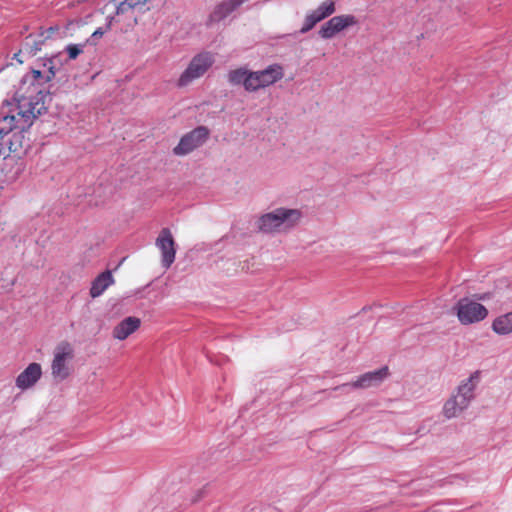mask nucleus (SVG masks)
Here are the masks:
<instances>
[{
	"instance_id": "obj_1",
	"label": "nucleus",
	"mask_w": 512,
	"mask_h": 512,
	"mask_svg": "<svg viewBox=\"0 0 512 512\" xmlns=\"http://www.w3.org/2000/svg\"><path fill=\"white\" fill-rule=\"evenodd\" d=\"M55 75L52 68L46 76L39 70H32L25 75L14 99L17 102V109L25 119L24 126L32 125L34 119L46 109L42 97L41 85Z\"/></svg>"
},
{
	"instance_id": "obj_2",
	"label": "nucleus",
	"mask_w": 512,
	"mask_h": 512,
	"mask_svg": "<svg viewBox=\"0 0 512 512\" xmlns=\"http://www.w3.org/2000/svg\"><path fill=\"white\" fill-rule=\"evenodd\" d=\"M24 119L19 109L16 114L0 117V156L17 153L23 148V132L31 126H24Z\"/></svg>"
},
{
	"instance_id": "obj_3",
	"label": "nucleus",
	"mask_w": 512,
	"mask_h": 512,
	"mask_svg": "<svg viewBox=\"0 0 512 512\" xmlns=\"http://www.w3.org/2000/svg\"><path fill=\"white\" fill-rule=\"evenodd\" d=\"M480 379V372H473L457 387L456 392L444 403L443 415L447 419L457 417L466 410L475 397V389Z\"/></svg>"
},
{
	"instance_id": "obj_4",
	"label": "nucleus",
	"mask_w": 512,
	"mask_h": 512,
	"mask_svg": "<svg viewBox=\"0 0 512 512\" xmlns=\"http://www.w3.org/2000/svg\"><path fill=\"white\" fill-rule=\"evenodd\" d=\"M301 216V211L298 209L276 208L258 218L256 222L257 229L265 234L274 233L281 229H289L298 223Z\"/></svg>"
},
{
	"instance_id": "obj_5",
	"label": "nucleus",
	"mask_w": 512,
	"mask_h": 512,
	"mask_svg": "<svg viewBox=\"0 0 512 512\" xmlns=\"http://www.w3.org/2000/svg\"><path fill=\"white\" fill-rule=\"evenodd\" d=\"M214 58L208 52L195 55L189 62L187 68L181 73L177 80L178 87H186L194 80L202 77L213 65Z\"/></svg>"
},
{
	"instance_id": "obj_6",
	"label": "nucleus",
	"mask_w": 512,
	"mask_h": 512,
	"mask_svg": "<svg viewBox=\"0 0 512 512\" xmlns=\"http://www.w3.org/2000/svg\"><path fill=\"white\" fill-rule=\"evenodd\" d=\"M455 309L458 320L463 325L480 322L488 315V310L483 304L467 297L459 299Z\"/></svg>"
},
{
	"instance_id": "obj_7",
	"label": "nucleus",
	"mask_w": 512,
	"mask_h": 512,
	"mask_svg": "<svg viewBox=\"0 0 512 512\" xmlns=\"http://www.w3.org/2000/svg\"><path fill=\"white\" fill-rule=\"evenodd\" d=\"M389 375L387 366L360 375L355 381L344 383L334 388L336 391L348 393L352 389H366L379 386Z\"/></svg>"
},
{
	"instance_id": "obj_8",
	"label": "nucleus",
	"mask_w": 512,
	"mask_h": 512,
	"mask_svg": "<svg viewBox=\"0 0 512 512\" xmlns=\"http://www.w3.org/2000/svg\"><path fill=\"white\" fill-rule=\"evenodd\" d=\"M209 137V129L198 126L181 137L178 145L173 149L175 155L184 156L203 145Z\"/></svg>"
},
{
	"instance_id": "obj_9",
	"label": "nucleus",
	"mask_w": 512,
	"mask_h": 512,
	"mask_svg": "<svg viewBox=\"0 0 512 512\" xmlns=\"http://www.w3.org/2000/svg\"><path fill=\"white\" fill-rule=\"evenodd\" d=\"M284 76L280 64H271L263 70L252 71V92L273 85Z\"/></svg>"
},
{
	"instance_id": "obj_10",
	"label": "nucleus",
	"mask_w": 512,
	"mask_h": 512,
	"mask_svg": "<svg viewBox=\"0 0 512 512\" xmlns=\"http://www.w3.org/2000/svg\"><path fill=\"white\" fill-rule=\"evenodd\" d=\"M358 23L352 14L337 15L325 22L318 31V35L325 40L332 39L337 33Z\"/></svg>"
},
{
	"instance_id": "obj_11",
	"label": "nucleus",
	"mask_w": 512,
	"mask_h": 512,
	"mask_svg": "<svg viewBox=\"0 0 512 512\" xmlns=\"http://www.w3.org/2000/svg\"><path fill=\"white\" fill-rule=\"evenodd\" d=\"M161 252V265L168 269L175 261L176 243L169 228H163L155 242Z\"/></svg>"
},
{
	"instance_id": "obj_12",
	"label": "nucleus",
	"mask_w": 512,
	"mask_h": 512,
	"mask_svg": "<svg viewBox=\"0 0 512 512\" xmlns=\"http://www.w3.org/2000/svg\"><path fill=\"white\" fill-rule=\"evenodd\" d=\"M42 376V367L39 363H30L16 378L15 385L24 391L33 387Z\"/></svg>"
},
{
	"instance_id": "obj_13",
	"label": "nucleus",
	"mask_w": 512,
	"mask_h": 512,
	"mask_svg": "<svg viewBox=\"0 0 512 512\" xmlns=\"http://www.w3.org/2000/svg\"><path fill=\"white\" fill-rule=\"evenodd\" d=\"M141 325L139 318L135 316H129L124 318L118 323L113 329V337L117 340L123 341L134 333Z\"/></svg>"
},
{
	"instance_id": "obj_14",
	"label": "nucleus",
	"mask_w": 512,
	"mask_h": 512,
	"mask_svg": "<svg viewBox=\"0 0 512 512\" xmlns=\"http://www.w3.org/2000/svg\"><path fill=\"white\" fill-rule=\"evenodd\" d=\"M114 284V278L110 270L101 272L91 283L90 296L97 298L101 296L105 290Z\"/></svg>"
},
{
	"instance_id": "obj_15",
	"label": "nucleus",
	"mask_w": 512,
	"mask_h": 512,
	"mask_svg": "<svg viewBox=\"0 0 512 512\" xmlns=\"http://www.w3.org/2000/svg\"><path fill=\"white\" fill-rule=\"evenodd\" d=\"M228 82L232 85H243L244 89L252 92V71L238 68L228 73Z\"/></svg>"
},
{
	"instance_id": "obj_16",
	"label": "nucleus",
	"mask_w": 512,
	"mask_h": 512,
	"mask_svg": "<svg viewBox=\"0 0 512 512\" xmlns=\"http://www.w3.org/2000/svg\"><path fill=\"white\" fill-rule=\"evenodd\" d=\"M492 330L498 335L512 333V312L496 317L492 323Z\"/></svg>"
},
{
	"instance_id": "obj_17",
	"label": "nucleus",
	"mask_w": 512,
	"mask_h": 512,
	"mask_svg": "<svg viewBox=\"0 0 512 512\" xmlns=\"http://www.w3.org/2000/svg\"><path fill=\"white\" fill-rule=\"evenodd\" d=\"M335 11H336L335 1L325 0L315 10H312L311 13L320 22V21L328 18L329 16H331Z\"/></svg>"
},
{
	"instance_id": "obj_18",
	"label": "nucleus",
	"mask_w": 512,
	"mask_h": 512,
	"mask_svg": "<svg viewBox=\"0 0 512 512\" xmlns=\"http://www.w3.org/2000/svg\"><path fill=\"white\" fill-rule=\"evenodd\" d=\"M115 16L118 18L123 17L128 21H132L133 24H136L137 22V17L135 16V9H133V7L129 5V2H125V0H122L117 4Z\"/></svg>"
},
{
	"instance_id": "obj_19",
	"label": "nucleus",
	"mask_w": 512,
	"mask_h": 512,
	"mask_svg": "<svg viewBox=\"0 0 512 512\" xmlns=\"http://www.w3.org/2000/svg\"><path fill=\"white\" fill-rule=\"evenodd\" d=\"M52 375L55 378H61L64 370V348L58 346L55 350L54 359L51 365Z\"/></svg>"
},
{
	"instance_id": "obj_20",
	"label": "nucleus",
	"mask_w": 512,
	"mask_h": 512,
	"mask_svg": "<svg viewBox=\"0 0 512 512\" xmlns=\"http://www.w3.org/2000/svg\"><path fill=\"white\" fill-rule=\"evenodd\" d=\"M38 50H39V48L37 47V43L35 41V38L32 37V36H28L26 38V40H25L23 48L19 51V53L15 54V57H17L23 51L28 53V54L35 55Z\"/></svg>"
},
{
	"instance_id": "obj_21",
	"label": "nucleus",
	"mask_w": 512,
	"mask_h": 512,
	"mask_svg": "<svg viewBox=\"0 0 512 512\" xmlns=\"http://www.w3.org/2000/svg\"><path fill=\"white\" fill-rule=\"evenodd\" d=\"M319 23L317 18L310 12H308L304 18L303 25L300 29L301 34H305L312 30L314 26Z\"/></svg>"
},
{
	"instance_id": "obj_22",
	"label": "nucleus",
	"mask_w": 512,
	"mask_h": 512,
	"mask_svg": "<svg viewBox=\"0 0 512 512\" xmlns=\"http://www.w3.org/2000/svg\"><path fill=\"white\" fill-rule=\"evenodd\" d=\"M85 47V43L69 44L66 46V53L69 59H76Z\"/></svg>"
},
{
	"instance_id": "obj_23",
	"label": "nucleus",
	"mask_w": 512,
	"mask_h": 512,
	"mask_svg": "<svg viewBox=\"0 0 512 512\" xmlns=\"http://www.w3.org/2000/svg\"><path fill=\"white\" fill-rule=\"evenodd\" d=\"M114 19H115V16H109V17L107 18V20H108V21H107V23H106L105 27H99V28H97V29L92 33V35H91L90 39H88L87 41H90L91 43H94V40H95V39L101 38V37L104 35V33H105L107 30H109V29H110V27H111V23H112V21H113Z\"/></svg>"
},
{
	"instance_id": "obj_24",
	"label": "nucleus",
	"mask_w": 512,
	"mask_h": 512,
	"mask_svg": "<svg viewBox=\"0 0 512 512\" xmlns=\"http://www.w3.org/2000/svg\"><path fill=\"white\" fill-rule=\"evenodd\" d=\"M125 2H129V5H131L135 10H141L146 4H148L147 0H125Z\"/></svg>"
},
{
	"instance_id": "obj_25",
	"label": "nucleus",
	"mask_w": 512,
	"mask_h": 512,
	"mask_svg": "<svg viewBox=\"0 0 512 512\" xmlns=\"http://www.w3.org/2000/svg\"><path fill=\"white\" fill-rule=\"evenodd\" d=\"M65 355H66V360L70 357H72V349L70 347L69 344L66 343V352H65Z\"/></svg>"
},
{
	"instance_id": "obj_26",
	"label": "nucleus",
	"mask_w": 512,
	"mask_h": 512,
	"mask_svg": "<svg viewBox=\"0 0 512 512\" xmlns=\"http://www.w3.org/2000/svg\"><path fill=\"white\" fill-rule=\"evenodd\" d=\"M202 494H203V491H200V492L197 494L196 498H194L192 501H193V502H196V501L200 500V499L203 497V495H202Z\"/></svg>"
}]
</instances>
